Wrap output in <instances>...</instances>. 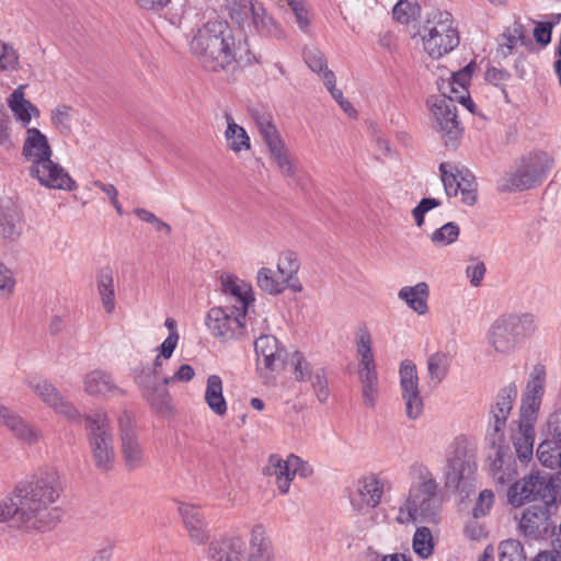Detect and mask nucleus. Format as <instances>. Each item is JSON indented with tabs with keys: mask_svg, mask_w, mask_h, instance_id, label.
I'll list each match as a JSON object with an SVG mask.
<instances>
[{
	"mask_svg": "<svg viewBox=\"0 0 561 561\" xmlns=\"http://www.w3.org/2000/svg\"><path fill=\"white\" fill-rule=\"evenodd\" d=\"M62 485L59 473L47 469L20 482L12 493L0 502V523L11 522L18 528L44 531L56 523Z\"/></svg>",
	"mask_w": 561,
	"mask_h": 561,
	"instance_id": "f257e3e1",
	"label": "nucleus"
},
{
	"mask_svg": "<svg viewBox=\"0 0 561 561\" xmlns=\"http://www.w3.org/2000/svg\"><path fill=\"white\" fill-rule=\"evenodd\" d=\"M233 31L224 20H209L197 27L190 42L192 55L209 72L228 70L241 51Z\"/></svg>",
	"mask_w": 561,
	"mask_h": 561,
	"instance_id": "f03ea898",
	"label": "nucleus"
},
{
	"mask_svg": "<svg viewBox=\"0 0 561 561\" xmlns=\"http://www.w3.org/2000/svg\"><path fill=\"white\" fill-rule=\"evenodd\" d=\"M412 483L404 501L398 508L396 522L399 525L416 523L438 524L443 506L439 483L430 468L423 463L410 467Z\"/></svg>",
	"mask_w": 561,
	"mask_h": 561,
	"instance_id": "7ed1b4c3",
	"label": "nucleus"
},
{
	"mask_svg": "<svg viewBox=\"0 0 561 561\" xmlns=\"http://www.w3.org/2000/svg\"><path fill=\"white\" fill-rule=\"evenodd\" d=\"M417 34L423 50L433 59L451 53L460 43L458 25L446 10L434 9L428 12Z\"/></svg>",
	"mask_w": 561,
	"mask_h": 561,
	"instance_id": "20e7f679",
	"label": "nucleus"
},
{
	"mask_svg": "<svg viewBox=\"0 0 561 561\" xmlns=\"http://www.w3.org/2000/svg\"><path fill=\"white\" fill-rule=\"evenodd\" d=\"M536 330V319L531 313H505L491 323L485 339L496 354L511 355L519 342Z\"/></svg>",
	"mask_w": 561,
	"mask_h": 561,
	"instance_id": "39448f33",
	"label": "nucleus"
},
{
	"mask_svg": "<svg viewBox=\"0 0 561 561\" xmlns=\"http://www.w3.org/2000/svg\"><path fill=\"white\" fill-rule=\"evenodd\" d=\"M84 421L93 465L100 472H107L113 469L116 459L114 435L107 412L93 411L84 417Z\"/></svg>",
	"mask_w": 561,
	"mask_h": 561,
	"instance_id": "423d86ee",
	"label": "nucleus"
},
{
	"mask_svg": "<svg viewBox=\"0 0 561 561\" xmlns=\"http://www.w3.org/2000/svg\"><path fill=\"white\" fill-rule=\"evenodd\" d=\"M516 396L517 391L514 387H506L497 393L495 403L491 407L485 443L491 449L489 458H493L494 470L501 469L503 465L505 454L504 431Z\"/></svg>",
	"mask_w": 561,
	"mask_h": 561,
	"instance_id": "0eeeda50",
	"label": "nucleus"
},
{
	"mask_svg": "<svg viewBox=\"0 0 561 561\" xmlns=\"http://www.w3.org/2000/svg\"><path fill=\"white\" fill-rule=\"evenodd\" d=\"M300 263L296 253L285 251L277 259V271L261 267L256 273V284L261 290L268 295H279L287 288L294 293L302 291V284L298 278Z\"/></svg>",
	"mask_w": 561,
	"mask_h": 561,
	"instance_id": "6e6552de",
	"label": "nucleus"
},
{
	"mask_svg": "<svg viewBox=\"0 0 561 561\" xmlns=\"http://www.w3.org/2000/svg\"><path fill=\"white\" fill-rule=\"evenodd\" d=\"M477 470L476 455L465 436H457L446 450L444 468L445 485L458 489L465 480H470Z\"/></svg>",
	"mask_w": 561,
	"mask_h": 561,
	"instance_id": "1a4fd4ad",
	"label": "nucleus"
},
{
	"mask_svg": "<svg viewBox=\"0 0 561 561\" xmlns=\"http://www.w3.org/2000/svg\"><path fill=\"white\" fill-rule=\"evenodd\" d=\"M553 167V159L545 151H533L525 156L517 170L503 185L506 191H524L536 187Z\"/></svg>",
	"mask_w": 561,
	"mask_h": 561,
	"instance_id": "9d476101",
	"label": "nucleus"
},
{
	"mask_svg": "<svg viewBox=\"0 0 561 561\" xmlns=\"http://www.w3.org/2000/svg\"><path fill=\"white\" fill-rule=\"evenodd\" d=\"M119 451L124 468L136 471L146 467L148 456L144 443L136 431L133 416L124 412L118 419Z\"/></svg>",
	"mask_w": 561,
	"mask_h": 561,
	"instance_id": "9b49d317",
	"label": "nucleus"
},
{
	"mask_svg": "<svg viewBox=\"0 0 561 561\" xmlns=\"http://www.w3.org/2000/svg\"><path fill=\"white\" fill-rule=\"evenodd\" d=\"M31 392L55 413L68 421L80 423L82 415L72 402L67 400L55 385L46 378L33 376L25 380Z\"/></svg>",
	"mask_w": 561,
	"mask_h": 561,
	"instance_id": "f8f14e48",
	"label": "nucleus"
},
{
	"mask_svg": "<svg viewBox=\"0 0 561 561\" xmlns=\"http://www.w3.org/2000/svg\"><path fill=\"white\" fill-rule=\"evenodd\" d=\"M439 173L448 197H455L460 193L463 204L468 206L477 204L478 184L468 169L459 168L451 162H443L439 164Z\"/></svg>",
	"mask_w": 561,
	"mask_h": 561,
	"instance_id": "ddd939ff",
	"label": "nucleus"
},
{
	"mask_svg": "<svg viewBox=\"0 0 561 561\" xmlns=\"http://www.w3.org/2000/svg\"><path fill=\"white\" fill-rule=\"evenodd\" d=\"M256 126L268 149L271 159L276 164L280 174L286 178H293L297 172V167L276 126L266 116L259 117Z\"/></svg>",
	"mask_w": 561,
	"mask_h": 561,
	"instance_id": "4468645a",
	"label": "nucleus"
},
{
	"mask_svg": "<svg viewBox=\"0 0 561 561\" xmlns=\"http://www.w3.org/2000/svg\"><path fill=\"white\" fill-rule=\"evenodd\" d=\"M245 314L230 307H213L207 311L205 325L221 342L239 339L243 334Z\"/></svg>",
	"mask_w": 561,
	"mask_h": 561,
	"instance_id": "2eb2a0df",
	"label": "nucleus"
},
{
	"mask_svg": "<svg viewBox=\"0 0 561 561\" xmlns=\"http://www.w3.org/2000/svg\"><path fill=\"white\" fill-rule=\"evenodd\" d=\"M387 484L388 481L376 473L357 479L348 494L352 508L359 514L376 508L382 501Z\"/></svg>",
	"mask_w": 561,
	"mask_h": 561,
	"instance_id": "dca6fc26",
	"label": "nucleus"
},
{
	"mask_svg": "<svg viewBox=\"0 0 561 561\" xmlns=\"http://www.w3.org/2000/svg\"><path fill=\"white\" fill-rule=\"evenodd\" d=\"M399 385L405 414L409 419L416 420L423 413L424 403L420 393L417 368L411 359L400 363Z\"/></svg>",
	"mask_w": 561,
	"mask_h": 561,
	"instance_id": "f3484780",
	"label": "nucleus"
},
{
	"mask_svg": "<svg viewBox=\"0 0 561 561\" xmlns=\"http://www.w3.org/2000/svg\"><path fill=\"white\" fill-rule=\"evenodd\" d=\"M431 112L435 118V128L442 134L447 146H455L461 129L456 114V105L453 96L443 95L432 99Z\"/></svg>",
	"mask_w": 561,
	"mask_h": 561,
	"instance_id": "a211bd4d",
	"label": "nucleus"
},
{
	"mask_svg": "<svg viewBox=\"0 0 561 561\" xmlns=\"http://www.w3.org/2000/svg\"><path fill=\"white\" fill-rule=\"evenodd\" d=\"M30 175L38 181L42 186L51 190L71 192L77 188L76 181L70 174L51 158H47L36 164H31Z\"/></svg>",
	"mask_w": 561,
	"mask_h": 561,
	"instance_id": "6ab92c4d",
	"label": "nucleus"
},
{
	"mask_svg": "<svg viewBox=\"0 0 561 561\" xmlns=\"http://www.w3.org/2000/svg\"><path fill=\"white\" fill-rule=\"evenodd\" d=\"M256 365L266 377L283 369L286 351L274 335L262 334L254 342Z\"/></svg>",
	"mask_w": 561,
	"mask_h": 561,
	"instance_id": "aec40b11",
	"label": "nucleus"
},
{
	"mask_svg": "<svg viewBox=\"0 0 561 561\" xmlns=\"http://www.w3.org/2000/svg\"><path fill=\"white\" fill-rule=\"evenodd\" d=\"M546 375L545 365L538 363L533 367L523 394L520 416L537 421L546 390Z\"/></svg>",
	"mask_w": 561,
	"mask_h": 561,
	"instance_id": "412c9836",
	"label": "nucleus"
},
{
	"mask_svg": "<svg viewBox=\"0 0 561 561\" xmlns=\"http://www.w3.org/2000/svg\"><path fill=\"white\" fill-rule=\"evenodd\" d=\"M135 381L140 389L142 398L156 412L163 413L171 409V396L165 388L167 385L156 379L154 373L149 368H142L136 376Z\"/></svg>",
	"mask_w": 561,
	"mask_h": 561,
	"instance_id": "4be33fe9",
	"label": "nucleus"
},
{
	"mask_svg": "<svg viewBox=\"0 0 561 561\" xmlns=\"http://www.w3.org/2000/svg\"><path fill=\"white\" fill-rule=\"evenodd\" d=\"M545 435L537 447V458L543 467L559 470L561 469V423L558 416L548 417Z\"/></svg>",
	"mask_w": 561,
	"mask_h": 561,
	"instance_id": "5701e85b",
	"label": "nucleus"
},
{
	"mask_svg": "<svg viewBox=\"0 0 561 561\" xmlns=\"http://www.w3.org/2000/svg\"><path fill=\"white\" fill-rule=\"evenodd\" d=\"M178 513L188 539L195 545H205L210 538V531L206 515L201 505L181 502Z\"/></svg>",
	"mask_w": 561,
	"mask_h": 561,
	"instance_id": "b1692460",
	"label": "nucleus"
},
{
	"mask_svg": "<svg viewBox=\"0 0 561 561\" xmlns=\"http://www.w3.org/2000/svg\"><path fill=\"white\" fill-rule=\"evenodd\" d=\"M247 539L240 534L222 535L208 542L207 561H245Z\"/></svg>",
	"mask_w": 561,
	"mask_h": 561,
	"instance_id": "393cba45",
	"label": "nucleus"
},
{
	"mask_svg": "<svg viewBox=\"0 0 561 561\" xmlns=\"http://www.w3.org/2000/svg\"><path fill=\"white\" fill-rule=\"evenodd\" d=\"M245 561H276L275 548L266 526L256 523L248 530Z\"/></svg>",
	"mask_w": 561,
	"mask_h": 561,
	"instance_id": "a878e982",
	"label": "nucleus"
},
{
	"mask_svg": "<svg viewBox=\"0 0 561 561\" xmlns=\"http://www.w3.org/2000/svg\"><path fill=\"white\" fill-rule=\"evenodd\" d=\"M82 382L84 392L90 397L108 400L125 396V391L116 383L112 374L103 369L87 373Z\"/></svg>",
	"mask_w": 561,
	"mask_h": 561,
	"instance_id": "bb28decb",
	"label": "nucleus"
},
{
	"mask_svg": "<svg viewBox=\"0 0 561 561\" xmlns=\"http://www.w3.org/2000/svg\"><path fill=\"white\" fill-rule=\"evenodd\" d=\"M531 46L530 30L520 21H514L506 26L500 36L496 55L501 58H507L517 53L519 47L529 48Z\"/></svg>",
	"mask_w": 561,
	"mask_h": 561,
	"instance_id": "cd10ccee",
	"label": "nucleus"
},
{
	"mask_svg": "<svg viewBox=\"0 0 561 561\" xmlns=\"http://www.w3.org/2000/svg\"><path fill=\"white\" fill-rule=\"evenodd\" d=\"M550 526L549 511L543 505L527 507L519 522L523 534L531 539L543 537L549 531Z\"/></svg>",
	"mask_w": 561,
	"mask_h": 561,
	"instance_id": "c85d7f7f",
	"label": "nucleus"
},
{
	"mask_svg": "<svg viewBox=\"0 0 561 561\" xmlns=\"http://www.w3.org/2000/svg\"><path fill=\"white\" fill-rule=\"evenodd\" d=\"M22 153L27 161L36 164L47 158H51L53 149L45 134L38 128H26Z\"/></svg>",
	"mask_w": 561,
	"mask_h": 561,
	"instance_id": "c756f323",
	"label": "nucleus"
},
{
	"mask_svg": "<svg viewBox=\"0 0 561 561\" xmlns=\"http://www.w3.org/2000/svg\"><path fill=\"white\" fill-rule=\"evenodd\" d=\"M221 288L236 300L237 305L230 308L247 314L249 306L254 301L252 286L234 275H225L221 276Z\"/></svg>",
	"mask_w": 561,
	"mask_h": 561,
	"instance_id": "7c9ffc66",
	"label": "nucleus"
},
{
	"mask_svg": "<svg viewBox=\"0 0 561 561\" xmlns=\"http://www.w3.org/2000/svg\"><path fill=\"white\" fill-rule=\"evenodd\" d=\"M289 463V455L284 459L278 454H272L267 459V463L263 468L264 476L275 478L277 490L283 495L289 492L291 482L294 480L291 466Z\"/></svg>",
	"mask_w": 561,
	"mask_h": 561,
	"instance_id": "2f4dec72",
	"label": "nucleus"
},
{
	"mask_svg": "<svg viewBox=\"0 0 561 561\" xmlns=\"http://www.w3.org/2000/svg\"><path fill=\"white\" fill-rule=\"evenodd\" d=\"M25 84L19 85L8 98V107L13 114L15 121L22 127H28L32 117H38L41 112L36 105L25 99Z\"/></svg>",
	"mask_w": 561,
	"mask_h": 561,
	"instance_id": "473e14b6",
	"label": "nucleus"
},
{
	"mask_svg": "<svg viewBox=\"0 0 561 561\" xmlns=\"http://www.w3.org/2000/svg\"><path fill=\"white\" fill-rule=\"evenodd\" d=\"M530 417L520 416L517 431L513 434V445L520 461H529L534 455L535 424Z\"/></svg>",
	"mask_w": 561,
	"mask_h": 561,
	"instance_id": "72a5a7b5",
	"label": "nucleus"
},
{
	"mask_svg": "<svg viewBox=\"0 0 561 561\" xmlns=\"http://www.w3.org/2000/svg\"><path fill=\"white\" fill-rule=\"evenodd\" d=\"M545 482L538 476H528L515 482L508 490V501L514 506L536 500L543 490Z\"/></svg>",
	"mask_w": 561,
	"mask_h": 561,
	"instance_id": "f704fd0d",
	"label": "nucleus"
},
{
	"mask_svg": "<svg viewBox=\"0 0 561 561\" xmlns=\"http://www.w3.org/2000/svg\"><path fill=\"white\" fill-rule=\"evenodd\" d=\"M398 298L419 316L428 312L430 286L426 282H419L413 286H403L398 291Z\"/></svg>",
	"mask_w": 561,
	"mask_h": 561,
	"instance_id": "c9c22d12",
	"label": "nucleus"
},
{
	"mask_svg": "<svg viewBox=\"0 0 561 561\" xmlns=\"http://www.w3.org/2000/svg\"><path fill=\"white\" fill-rule=\"evenodd\" d=\"M24 219L16 208L0 209V237L8 242H15L24 230Z\"/></svg>",
	"mask_w": 561,
	"mask_h": 561,
	"instance_id": "e433bc0d",
	"label": "nucleus"
},
{
	"mask_svg": "<svg viewBox=\"0 0 561 561\" xmlns=\"http://www.w3.org/2000/svg\"><path fill=\"white\" fill-rule=\"evenodd\" d=\"M222 390L221 378L218 375L208 376L204 398L208 408L218 416L226 415L228 410Z\"/></svg>",
	"mask_w": 561,
	"mask_h": 561,
	"instance_id": "4c0bfd02",
	"label": "nucleus"
},
{
	"mask_svg": "<svg viewBox=\"0 0 561 561\" xmlns=\"http://www.w3.org/2000/svg\"><path fill=\"white\" fill-rule=\"evenodd\" d=\"M96 289L105 312L112 314L115 310L116 301L114 275L110 267L102 268L98 273Z\"/></svg>",
	"mask_w": 561,
	"mask_h": 561,
	"instance_id": "58836bf2",
	"label": "nucleus"
},
{
	"mask_svg": "<svg viewBox=\"0 0 561 561\" xmlns=\"http://www.w3.org/2000/svg\"><path fill=\"white\" fill-rule=\"evenodd\" d=\"M225 117L227 122L225 130L227 148L236 153L250 150L251 141L247 130L238 125L230 114L227 113Z\"/></svg>",
	"mask_w": 561,
	"mask_h": 561,
	"instance_id": "ea45409f",
	"label": "nucleus"
},
{
	"mask_svg": "<svg viewBox=\"0 0 561 561\" xmlns=\"http://www.w3.org/2000/svg\"><path fill=\"white\" fill-rule=\"evenodd\" d=\"M355 346L358 366L376 364L373 353V337L366 325H360L356 330Z\"/></svg>",
	"mask_w": 561,
	"mask_h": 561,
	"instance_id": "a19ab883",
	"label": "nucleus"
},
{
	"mask_svg": "<svg viewBox=\"0 0 561 561\" xmlns=\"http://www.w3.org/2000/svg\"><path fill=\"white\" fill-rule=\"evenodd\" d=\"M451 356L443 351H437L427 358V371L435 385L440 383L448 375Z\"/></svg>",
	"mask_w": 561,
	"mask_h": 561,
	"instance_id": "79ce46f5",
	"label": "nucleus"
},
{
	"mask_svg": "<svg viewBox=\"0 0 561 561\" xmlns=\"http://www.w3.org/2000/svg\"><path fill=\"white\" fill-rule=\"evenodd\" d=\"M76 110L66 104H59L50 111V122L53 127L62 136H69L72 133V121Z\"/></svg>",
	"mask_w": 561,
	"mask_h": 561,
	"instance_id": "37998d69",
	"label": "nucleus"
},
{
	"mask_svg": "<svg viewBox=\"0 0 561 561\" xmlns=\"http://www.w3.org/2000/svg\"><path fill=\"white\" fill-rule=\"evenodd\" d=\"M251 13L253 16L254 26L259 32L276 38L284 36L283 30L271 15L266 14L263 8L252 7Z\"/></svg>",
	"mask_w": 561,
	"mask_h": 561,
	"instance_id": "c03bdc74",
	"label": "nucleus"
},
{
	"mask_svg": "<svg viewBox=\"0 0 561 561\" xmlns=\"http://www.w3.org/2000/svg\"><path fill=\"white\" fill-rule=\"evenodd\" d=\"M413 551L422 559L430 558L434 552V539L428 527H417L412 539Z\"/></svg>",
	"mask_w": 561,
	"mask_h": 561,
	"instance_id": "a18cd8bd",
	"label": "nucleus"
},
{
	"mask_svg": "<svg viewBox=\"0 0 561 561\" xmlns=\"http://www.w3.org/2000/svg\"><path fill=\"white\" fill-rule=\"evenodd\" d=\"M460 233V228L456 222H447L433 231L431 241L436 247H446L454 243Z\"/></svg>",
	"mask_w": 561,
	"mask_h": 561,
	"instance_id": "49530a36",
	"label": "nucleus"
},
{
	"mask_svg": "<svg viewBox=\"0 0 561 561\" xmlns=\"http://www.w3.org/2000/svg\"><path fill=\"white\" fill-rule=\"evenodd\" d=\"M392 14L398 22L408 24L420 15V5L416 0H399Z\"/></svg>",
	"mask_w": 561,
	"mask_h": 561,
	"instance_id": "de8ad7c7",
	"label": "nucleus"
},
{
	"mask_svg": "<svg viewBox=\"0 0 561 561\" xmlns=\"http://www.w3.org/2000/svg\"><path fill=\"white\" fill-rule=\"evenodd\" d=\"M335 82V75L333 72H325L323 83L332 98L339 103L345 114H347L350 117H356V110L351 102L344 99L342 91L336 89Z\"/></svg>",
	"mask_w": 561,
	"mask_h": 561,
	"instance_id": "09e8293b",
	"label": "nucleus"
},
{
	"mask_svg": "<svg viewBox=\"0 0 561 561\" xmlns=\"http://www.w3.org/2000/svg\"><path fill=\"white\" fill-rule=\"evenodd\" d=\"M20 68V55L9 43L0 42V71H16Z\"/></svg>",
	"mask_w": 561,
	"mask_h": 561,
	"instance_id": "8fccbe9b",
	"label": "nucleus"
},
{
	"mask_svg": "<svg viewBox=\"0 0 561 561\" xmlns=\"http://www.w3.org/2000/svg\"><path fill=\"white\" fill-rule=\"evenodd\" d=\"M305 62L309 69L318 73L323 80L325 72H332L328 69L327 58L322 51L317 48L307 49L304 54Z\"/></svg>",
	"mask_w": 561,
	"mask_h": 561,
	"instance_id": "3c124183",
	"label": "nucleus"
},
{
	"mask_svg": "<svg viewBox=\"0 0 561 561\" xmlns=\"http://www.w3.org/2000/svg\"><path fill=\"white\" fill-rule=\"evenodd\" d=\"M499 561H526L524 548L519 541L508 539L500 543Z\"/></svg>",
	"mask_w": 561,
	"mask_h": 561,
	"instance_id": "603ef678",
	"label": "nucleus"
},
{
	"mask_svg": "<svg viewBox=\"0 0 561 561\" xmlns=\"http://www.w3.org/2000/svg\"><path fill=\"white\" fill-rule=\"evenodd\" d=\"M289 364L297 381H309L312 378L314 370L299 352L291 354Z\"/></svg>",
	"mask_w": 561,
	"mask_h": 561,
	"instance_id": "864d4df0",
	"label": "nucleus"
},
{
	"mask_svg": "<svg viewBox=\"0 0 561 561\" xmlns=\"http://www.w3.org/2000/svg\"><path fill=\"white\" fill-rule=\"evenodd\" d=\"M319 402L325 403L330 397L328 379L325 371L322 368L314 370L312 378L309 380Z\"/></svg>",
	"mask_w": 561,
	"mask_h": 561,
	"instance_id": "5fc2aeb1",
	"label": "nucleus"
},
{
	"mask_svg": "<svg viewBox=\"0 0 561 561\" xmlns=\"http://www.w3.org/2000/svg\"><path fill=\"white\" fill-rule=\"evenodd\" d=\"M15 278L11 268L0 262V299H7L14 293Z\"/></svg>",
	"mask_w": 561,
	"mask_h": 561,
	"instance_id": "6e6d98bb",
	"label": "nucleus"
},
{
	"mask_svg": "<svg viewBox=\"0 0 561 561\" xmlns=\"http://www.w3.org/2000/svg\"><path fill=\"white\" fill-rule=\"evenodd\" d=\"M442 205V202L437 198L426 197L421 199L416 207L412 210L413 219L417 227L424 225V216L427 211Z\"/></svg>",
	"mask_w": 561,
	"mask_h": 561,
	"instance_id": "4d7b16f0",
	"label": "nucleus"
},
{
	"mask_svg": "<svg viewBox=\"0 0 561 561\" xmlns=\"http://www.w3.org/2000/svg\"><path fill=\"white\" fill-rule=\"evenodd\" d=\"M288 5L291 8L295 14L299 28L302 32H308L310 25V15L304 0H291Z\"/></svg>",
	"mask_w": 561,
	"mask_h": 561,
	"instance_id": "13d9d810",
	"label": "nucleus"
},
{
	"mask_svg": "<svg viewBox=\"0 0 561 561\" xmlns=\"http://www.w3.org/2000/svg\"><path fill=\"white\" fill-rule=\"evenodd\" d=\"M494 502V494L490 490L480 492L477 503L473 507L472 514L476 518L484 517L491 510Z\"/></svg>",
	"mask_w": 561,
	"mask_h": 561,
	"instance_id": "bf43d9fd",
	"label": "nucleus"
},
{
	"mask_svg": "<svg viewBox=\"0 0 561 561\" xmlns=\"http://www.w3.org/2000/svg\"><path fill=\"white\" fill-rule=\"evenodd\" d=\"M134 213L139 219L151 224L157 231H164L167 234L171 233L170 225L159 219L153 213L145 208H136Z\"/></svg>",
	"mask_w": 561,
	"mask_h": 561,
	"instance_id": "052dcab7",
	"label": "nucleus"
},
{
	"mask_svg": "<svg viewBox=\"0 0 561 561\" xmlns=\"http://www.w3.org/2000/svg\"><path fill=\"white\" fill-rule=\"evenodd\" d=\"M553 23L550 21H538L535 22L533 35L536 42L542 46L548 45L551 42Z\"/></svg>",
	"mask_w": 561,
	"mask_h": 561,
	"instance_id": "680f3d73",
	"label": "nucleus"
},
{
	"mask_svg": "<svg viewBox=\"0 0 561 561\" xmlns=\"http://www.w3.org/2000/svg\"><path fill=\"white\" fill-rule=\"evenodd\" d=\"M195 371L188 364H183L172 376H163V385H172L174 382H187L193 379Z\"/></svg>",
	"mask_w": 561,
	"mask_h": 561,
	"instance_id": "e2e57ef3",
	"label": "nucleus"
},
{
	"mask_svg": "<svg viewBox=\"0 0 561 561\" xmlns=\"http://www.w3.org/2000/svg\"><path fill=\"white\" fill-rule=\"evenodd\" d=\"M360 389L364 404L368 408L375 407L379 396L378 382L360 383Z\"/></svg>",
	"mask_w": 561,
	"mask_h": 561,
	"instance_id": "0e129e2a",
	"label": "nucleus"
},
{
	"mask_svg": "<svg viewBox=\"0 0 561 561\" xmlns=\"http://www.w3.org/2000/svg\"><path fill=\"white\" fill-rule=\"evenodd\" d=\"M289 457V465L291 466V473L294 478L296 477V474H298L301 478H308L313 473L312 467L308 462L304 461L300 457L294 454H290Z\"/></svg>",
	"mask_w": 561,
	"mask_h": 561,
	"instance_id": "69168bd1",
	"label": "nucleus"
},
{
	"mask_svg": "<svg viewBox=\"0 0 561 561\" xmlns=\"http://www.w3.org/2000/svg\"><path fill=\"white\" fill-rule=\"evenodd\" d=\"M466 275L470 279L472 286H479L485 275V265L482 262H476L468 265L466 268Z\"/></svg>",
	"mask_w": 561,
	"mask_h": 561,
	"instance_id": "338daca9",
	"label": "nucleus"
},
{
	"mask_svg": "<svg viewBox=\"0 0 561 561\" xmlns=\"http://www.w3.org/2000/svg\"><path fill=\"white\" fill-rule=\"evenodd\" d=\"M358 378L360 383L378 382L376 364L358 366Z\"/></svg>",
	"mask_w": 561,
	"mask_h": 561,
	"instance_id": "774afa93",
	"label": "nucleus"
}]
</instances>
